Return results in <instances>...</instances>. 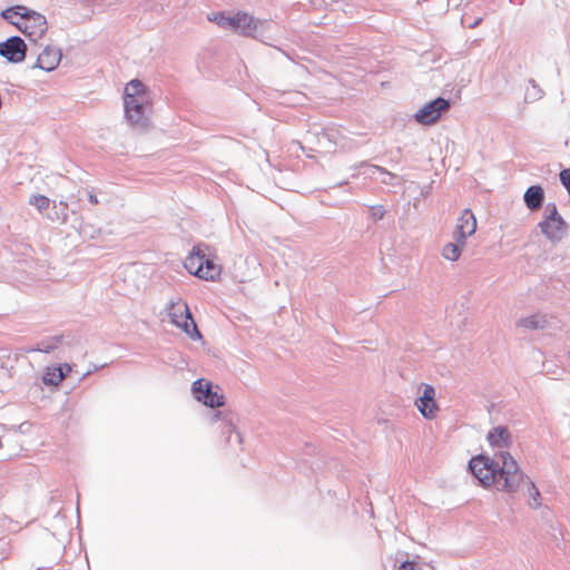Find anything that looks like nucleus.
<instances>
[{
	"label": "nucleus",
	"mask_w": 570,
	"mask_h": 570,
	"mask_svg": "<svg viewBox=\"0 0 570 570\" xmlns=\"http://www.w3.org/2000/svg\"><path fill=\"white\" fill-rule=\"evenodd\" d=\"M184 266L191 275L206 281H215L220 275V266L206 255L200 245L193 247Z\"/></svg>",
	"instance_id": "4"
},
{
	"label": "nucleus",
	"mask_w": 570,
	"mask_h": 570,
	"mask_svg": "<svg viewBox=\"0 0 570 570\" xmlns=\"http://www.w3.org/2000/svg\"><path fill=\"white\" fill-rule=\"evenodd\" d=\"M89 200H90V203H91V204H94V205L98 204V198H97V196H96V195H94V194H90V195H89Z\"/></svg>",
	"instance_id": "23"
},
{
	"label": "nucleus",
	"mask_w": 570,
	"mask_h": 570,
	"mask_svg": "<svg viewBox=\"0 0 570 570\" xmlns=\"http://www.w3.org/2000/svg\"><path fill=\"white\" fill-rule=\"evenodd\" d=\"M465 247V240L455 238V243H448L442 249V256L451 262H456Z\"/></svg>",
	"instance_id": "16"
},
{
	"label": "nucleus",
	"mask_w": 570,
	"mask_h": 570,
	"mask_svg": "<svg viewBox=\"0 0 570 570\" xmlns=\"http://www.w3.org/2000/svg\"><path fill=\"white\" fill-rule=\"evenodd\" d=\"M397 570H421L414 561H403Z\"/></svg>",
	"instance_id": "22"
},
{
	"label": "nucleus",
	"mask_w": 570,
	"mask_h": 570,
	"mask_svg": "<svg viewBox=\"0 0 570 570\" xmlns=\"http://www.w3.org/2000/svg\"><path fill=\"white\" fill-rule=\"evenodd\" d=\"M61 60V51L57 48L46 47L38 56L37 66L46 71L55 70Z\"/></svg>",
	"instance_id": "13"
},
{
	"label": "nucleus",
	"mask_w": 570,
	"mask_h": 570,
	"mask_svg": "<svg viewBox=\"0 0 570 570\" xmlns=\"http://www.w3.org/2000/svg\"><path fill=\"white\" fill-rule=\"evenodd\" d=\"M541 233L551 242H560L566 233L568 225L559 214L556 204H548L543 219L539 223Z\"/></svg>",
	"instance_id": "6"
},
{
	"label": "nucleus",
	"mask_w": 570,
	"mask_h": 570,
	"mask_svg": "<svg viewBox=\"0 0 570 570\" xmlns=\"http://www.w3.org/2000/svg\"><path fill=\"white\" fill-rule=\"evenodd\" d=\"M207 19L220 28L232 29L246 37H253L259 24L257 19L244 11H238L232 17H227L224 12H212Z\"/></svg>",
	"instance_id": "5"
},
{
	"label": "nucleus",
	"mask_w": 570,
	"mask_h": 570,
	"mask_svg": "<svg viewBox=\"0 0 570 570\" xmlns=\"http://www.w3.org/2000/svg\"><path fill=\"white\" fill-rule=\"evenodd\" d=\"M50 199L45 195H32L29 198V204L35 206L39 212L48 209L50 206Z\"/></svg>",
	"instance_id": "20"
},
{
	"label": "nucleus",
	"mask_w": 570,
	"mask_h": 570,
	"mask_svg": "<svg viewBox=\"0 0 570 570\" xmlns=\"http://www.w3.org/2000/svg\"><path fill=\"white\" fill-rule=\"evenodd\" d=\"M487 439L492 448H507L510 444V433L503 426L493 428L489 431Z\"/></svg>",
	"instance_id": "15"
},
{
	"label": "nucleus",
	"mask_w": 570,
	"mask_h": 570,
	"mask_svg": "<svg viewBox=\"0 0 570 570\" xmlns=\"http://www.w3.org/2000/svg\"><path fill=\"white\" fill-rule=\"evenodd\" d=\"M65 208L67 207V203H60Z\"/></svg>",
	"instance_id": "26"
},
{
	"label": "nucleus",
	"mask_w": 570,
	"mask_h": 570,
	"mask_svg": "<svg viewBox=\"0 0 570 570\" xmlns=\"http://www.w3.org/2000/svg\"><path fill=\"white\" fill-rule=\"evenodd\" d=\"M521 485L527 488L529 497L533 500V502H531L530 505L532 508H538L540 505V502H539L540 492L537 489V487L534 485V483L530 480V478L527 476L524 473H523L522 480L520 481V487Z\"/></svg>",
	"instance_id": "18"
},
{
	"label": "nucleus",
	"mask_w": 570,
	"mask_h": 570,
	"mask_svg": "<svg viewBox=\"0 0 570 570\" xmlns=\"http://www.w3.org/2000/svg\"><path fill=\"white\" fill-rule=\"evenodd\" d=\"M560 181L570 194V168L563 169L560 173Z\"/></svg>",
	"instance_id": "21"
},
{
	"label": "nucleus",
	"mask_w": 570,
	"mask_h": 570,
	"mask_svg": "<svg viewBox=\"0 0 570 570\" xmlns=\"http://www.w3.org/2000/svg\"><path fill=\"white\" fill-rule=\"evenodd\" d=\"M71 371V366L69 364H65V372H70Z\"/></svg>",
	"instance_id": "24"
},
{
	"label": "nucleus",
	"mask_w": 570,
	"mask_h": 570,
	"mask_svg": "<svg viewBox=\"0 0 570 570\" xmlns=\"http://www.w3.org/2000/svg\"><path fill=\"white\" fill-rule=\"evenodd\" d=\"M0 55L11 62H21L26 57V45L19 37H12L0 45Z\"/></svg>",
	"instance_id": "11"
},
{
	"label": "nucleus",
	"mask_w": 570,
	"mask_h": 570,
	"mask_svg": "<svg viewBox=\"0 0 570 570\" xmlns=\"http://www.w3.org/2000/svg\"><path fill=\"white\" fill-rule=\"evenodd\" d=\"M524 203L527 207L534 212L538 210L543 203L544 199V191L543 188L540 185H533L530 186L523 196Z\"/></svg>",
	"instance_id": "14"
},
{
	"label": "nucleus",
	"mask_w": 570,
	"mask_h": 570,
	"mask_svg": "<svg viewBox=\"0 0 570 570\" xmlns=\"http://www.w3.org/2000/svg\"><path fill=\"white\" fill-rule=\"evenodd\" d=\"M150 105L146 86L138 79L129 81L124 90V107L127 119L134 125H146L145 108Z\"/></svg>",
	"instance_id": "2"
},
{
	"label": "nucleus",
	"mask_w": 570,
	"mask_h": 570,
	"mask_svg": "<svg viewBox=\"0 0 570 570\" xmlns=\"http://www.w3.org/2000/svg\"><path fill=\"white\" fill-rule=\"evenodd\" d=\"M65 377L66 373L61 366H48L43 373L42 380L46 385L57 386Z\"/></svg>",
	"instance_id": "17"
},
{
	"label": "nucleus",
	"mask_w": 570,
	"mask_h": 570,
	"mask_svg": "<svg viewBox=\"0 0 570 570\" xmlns=\"http://www.w3.org/2000/svg\"><path fill=\"white\" fill-rule=\"evenodd\" d=\"M193 393L195 397L210 407H219L224 405V395L220 389H213L212 384L205 380H197L193 384Z\"/></svg>",
	"instance_id": "9"
},
{
	"label": "nucleus",
	"mask_w": 570,
	"mask_h": 570,
	"mask_svg": "<svg viewBox=\"0 0 570 570\" xmlns=\"http://www.w3.org/2000/svg\"><path fill=\"white\" fill-rule=\"evenodd\" d=\"M4 19L10 20L21 32L32 41L40 39L47 31L46 18L23 6H16L2 12Z\"/></svg>",
	"instance_id": "3"
},
{
	"label": "nucleus",
	"mask_w": 570,
	"mask_h": 570,
	"mask_svg": "<svg viewBox=\"0 0 570 570\" xmlns=\"http://www.w3.org/2000/svg\"><path fill=\"white\" fill-rule=\"evenodd\" d=\"M415 405L425 419H434L439 412L434 387L425 384L423 394L415 401Z\"/></svg>",
	"instance_id": "10"
},
{
	"label": "nucleus",
	"mask_w": 570,
	"mask_h": 570,
	"mask_svg": "<svg viewBox=\"0 0 570 570\" xmlns=\"http://www.w3.org/2000/svg\"><path fill=\"white\" fill-rule=\"evenodd\" d=\"M168 316L174 325L183 330L191 338L200 336L186 302L181 299L171 302L168 306Z\"/></svg>",
	"instance_id": "7"
},
{
	"label": "nucleus",
	"mask_w": 570,
	"mask_h": 570,
	"mask_svg": "<svg viewBox=\"0 0 570 570\" xmlns=\"http://www.w3.org/2000/svg\"><path fill=\"white\" fill-rule=\"evenodd\" d=\"M450 107V101L440 97L420 108L414 118L421 125L431 126L439 121L442 114L446 112Z\"/></svg>",
	"instance_id": "8"
},
{
	"label": "nucleus",
	"mask_w": 570,
	"mask_h": 570,
	"mask_svg": "<svg viewBox=\"0 0 570 570\" xmlns=\"http://www.w3.org/2000/svg\"><path fill=\"white\" fill-rule=\"evenodd\" d=\"M501 465L487 455H478L470 460L469 469L484 488H497L509 493L520 488L523 472L518 462L508 452L500 455Z\"/></svg>",
	"instance_id": "1"
},
{
	"label": "nucleus",
	"mask_w": 570,
	"mask_h": 570,
	"mask_svg": "<svg viewBox=\"0 0 570 570\" xmlns=\"http://www.w3.org/2000/svg\"><path fill=\"white\" fill-rule=\"evenodd\" d=\"M476 230V218L470 209H464L456 220L454 238L466 240Z\"/></svg>",
	"instance_id": "12"
},
{
	"label": "nucleus",
	"mask_w": 570,
	"mask_h": 570,
	"mask_svg": "<svg viewBox=\"0 0 570 570\" xmlns=\"http://www.w3.org/2000/svg\"><path fill=\"white\" fill-rule=\"evenodd\" d=\"M480 20H481V19H478V20H476V21H474V23H473V24H471L470 27H474V26H476V24L480 22Z\"/></svg>",
	"instance_id": "25"
},
{
	"label": "nucleus",
	"mask_w": 570,
	"mask_h": 570,
	"mask_svg": "<svg viewBox=\"0 0 570 570\" xmlns=\"http://www.w3.org/2000/svg\"><path fill=\"white\" fill-rule=\"evenodd\" d=\"M546 323H547V320L544 316L532 315V316L524 317V318L520 320L518 325L525 327V328L538 330V328H543Z\"/></svg>",
	"instance_id": "19"
}]
</instances>
